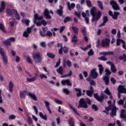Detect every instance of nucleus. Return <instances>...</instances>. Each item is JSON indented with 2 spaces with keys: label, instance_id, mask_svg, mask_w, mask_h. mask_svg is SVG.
Listing matches in <instances>:
<instances>
[{
  "label": "nucleus",
  "instance_id": "48",
  "mask_svg": "<svg viewBox=\"0 0 126 126\" xmlns=\"http://www.w3.org/2000/svg\"><path fill=\"white\" fill-rule=\"evenodd\" d=\"M55 102L57 103V104H59V105H63V101L60 100L58 99H55Z\"/></svg>",
  "mask_w": 126,
  "mask_h": 126
},
{
  "label": "nucleus",
  "instance_id": "12",
  "mask_svg": "<svg viewBox=\"0 0 126 126\" xmlns=\"http://www.w3.org/2000/svg\"><path fill=\"white\" fill-rule=\"evenodd\" d=\"M1 57L3 64H4V65H7V64H8V59L6 55L3 54V53H1Z\"/></svg>",
  "mask_w": 126,
  "mask_h": 126
},
{
  "label": "nucleus",
  "instance_id": "13",
  "mask_svg": "<svg viewBox=\"0 0 126 126\" xmlns=\"http://www.w3.org/2000/svg\"><path fill=\"white\" fill-rule=\"evenodd\" d=\"M61 84L63 86L67 85L68 86H72V85L69 79L63 80L61 81Z\"/></svg>",
  "mask_w": 126,
  "mask_h": 126
},
{
  "label": "nucleus",
  "instance_id": "32",
  "mask_svg": "<svg viewBox=\"0 0 126 126\" xmlns=\"http://www.w3.org/2000/svg\"><path fill=\"white\" fill-rule=\"evenodd\" d=\"M98 67H99V74L100 75H102V74L103 73V71H104V68L103 67V65L101 64H98Z\"/></svg>",
  "mask_w": 126,
  "mask_h": 126
},
{
  "label": "nucleus",
  "instance_id": "27",
  "mask_svg": "<svg viewBox=\"0 0 126 126\" xmlns=\"http://www.w3.org/2000/svg\"><path fill=\"white\" fill-rule=\"evenodd\" d=\"M104 93H105L106 94H107L109 96H110V99H111V100L113 99V96L111 95V92H110L109 88H106V90L104 91Z\"/></svg>",
  "mask_w": 126,
  "mask_h": 126
},
{
  "label": "nucleus",
  "instance_id": "43",
  "mask_svg": "<svg viewBox=\"0 0 126 126\" xmlns=\"http://www.w3.org/2000/svg\"><path fill=\"white\" fill-rule=\"evenodd\" d=\"M86 2L88 7H92V3H91V1H90L89 0H87L86 1Z\"/></svg>",
  "mask_w": 126,
  "mask_h": 126
},
{
  "label": "nucleus",
  "instance_id": "64",
  "mask_svg": "<svg viewBox=\"0 0 126 126\" xmlns=\"http://www.w3.org/2000/svg\"><path fill=\"white\" fill-rule=\"evenodd\" d=\"M67 65L69 67H71L72 64H71V62L68 61H67Z\"/></svg>",
  "mask_w": 126,
  "mask_h": 126
},
{
  "label": "nucleus",
  "instance_id": "44",
  "mask_svg": "<svg viewBox=\"0 0 126 126\" xmlns=\"http://www.w3.org/2000/svg\"><path fill=\"white\" fill-rule=\"evenodd\" d=\"M97 3L99 8H100L101 10H103V4H102V2H101L100 1H98Z\"/></svg>",
  "mask_w": 126,
  "mask_h": 126
},
{
  "label": "nucleus",
  "instance_id": "38",
  "mask_svg": "<svg viewBox=\"0 0 126 126\" xmlns=\"http://www.w3.org/2000/svg\"><path fill=\"white\" fill-rule=\"evenodd\" d=\"M47 57H48V58H50V59H54L55 58V55H54L53 53H48L47 54Z\"/></svg>",
  "mask_w": 126,
  "mask_h": 126
},
{
  "label": "nucleus",
  "instance_id": "61",
  "mask_svg": "<svg viewBox=\"0 0 126 126\" xmlns=\"http://www.w3.org/2000/svg\"><path fill=\"white\" fill-rule=\"evenodd\" d=\"M111 33L113 34V35H116V34H117V30H116V29H112L111 30Z\"/></svg>",
  "mask_w": 126,
  "mask_h": 126
},
{
  "label": "nucleus",
  "instance_id": "56",
  "mask_svg": "<svg viewBox=\"0 0 126 126\" xmlns=\"http://www.w3.org/2000/svg\"><path fill=\"white\" fill-rule=\"evenodd\" d=\"M53 35V33L50 31H47L46 34V36H48L49 37H51Z\"/></svg>",
  "mask_w": 126,
  "mask_h": 126
},
{
  "label": "nucleus",
  "instance_id": "40",
  "mask_svg": "<svg viewBox=\"0 0 126 126\" xmlns=\"http://www.w3.org/2000/svg\"><path fill=\"white\" fill-rule=\"evenodd\" d=\"M39 77L41 79H43V78L47 79V78H48V76H47V75H45L44 74H40Z\"/></svg>",
  "mask_w": 126,
  "mask_h": 126
},
{
  "label": "nucleus",
  "instance_id": "20",
  "mask_svg": "<svg viewBox=\"0 0 126 126\" xmlns=\"http://www.w3.org/2000/svg\"><path fill=\"white\" fill-rule=\"evenodd\" d=\"M26 94H28V92L27 91H22L20 93V97L22 99H23V98H25V96H26Z\"/></svg>",
  "mask_w": 126,
  "mask_h": 126
},
{
  "label": "nucleus",
  "instance_id": "47",
  "mask_svg": "<svg viewBox=\"0 0 126 126\" xmlns=\"http://www.w3.org/2000/svg\"><path fill=\"white\" fill-rule=\"evenodd\" d=\"M71 74H72V72H71V71H70L69 74H68L66 75L61 76V78H64L65 77H67L68 76H71Z\"/></svg>",
  "mask_w": 126,
  "mask_h": 126
},
{
  "label": "nucleus",
  "instance_id": "63",
  "mask_svg": "<svg viewBox=\"0 0 126 126\" xmlns=\"http://www.w3.org/2000/svg\"><path fill=\"white\" fill-rule=\"evenodd\" d=\"M54 43H55V42H54V41H51V42L48 43V47L49 48H51V47H52V46H53V45H54Z\"/></svg>",
  "mask_w": 126,
  "mask_h": 126
},
{
  "label": "nucleus",
  "instance_id": "28",
  "mask_svg": "<svg viewBox=\"0 0 126 126\" xmlns=\"http://www.w3.org/2000/svg\"><path fill=\"white\" fill-rule=\"evenodd\" d=\"M57 72L58 73H59V74L63 75V66H60V67L57 69Z\"/></svg>",
  "mask_w": 126,
  "mask_h": 126
},
{
  "label": "nucleus",
  "instance_id": "8",
  "mask_svg": "<svg viewBox=\"0 0 126 126\" xmlns=\"http://www.w3.org/2000/svg\"><path fill=\"white\" fill-rule=\"evenodd\" d=\"M33 26L34 25L32 26L31 27H29L27 29V30L25 31L23 33V37H25V38H28V37H29V34L31 33V31H32V28Z\"/></svg>",
  "mask_w": 126,
  "mask_h": 126
},
{
  "label": "nucleus",
  "instance_id": "59",
  "mask_svg": "<svg viewBox=\"0 0 126 126\" xmlns=\"http://www.w3.org/2000/svg\"><path fill=\"white\" fill-rule=\"evenodd\" d=\"M40 46L42 47V48H46V42H40Z\"/></svg>",
  "mask_w": 126,
  "mask_h": 126
},
{
  "label": "nucleus",
  "instance_id": "41",
  "mask_svg": "<svg viewBox=\"0 0 126 126\" xmlns=\"http://www.w3.org/2000/svg\"><path fill=\"white\" fill-rule=\"evenodd\" d=\"M72 42L73 43H76V42H77V36H76L75 34L73 35V37L72 38Z\"/></svg>",
  "mask_w": 126,
  "mask_h": 126
},
{
  "label": "nucleus",
  "instance_id": "17",
  "mask_svg": "<svg viewBox=\"0 0 126 126\" xmlns=\"http://www.w3.org/2000/svg\"><path fill=\"white\" fill-rule=\"evenodd\" d=\"M28 96L30 97L32 99H33L34 101H38V99L37 98V96L36 95L32 93H28Z\"/></svg>",
  "mask_w": 126,
  "mask_h": 126
},
{
  "label": "nucleus",
  "instance_id": "31",
  "mask_svg": "<svg viewBox=\"0 0 126 126\" xmlns=\"http://www.w3.org/2000/svg\"><path fill=\"white\" fill-rule=\"evenodd\" d=\"M120 15V12H114V14L112 15V18L117 20L118 19V16Z\"/></svg>",
  "mask_w": 126,
  "mask_h": 126
},
{
  "label": "nucleus",
  "instance_id": "6",
  "mask_svg": "<svg viewBox=\"0 0 126 126\" xmlns=\"http://www.w3.org/2000/svg\"><path fill=\"white\" fill-rule=\"evenodd\" d=\"M110 5L114 10H120V6L117 3V2L114 0H112L110 2Z\"/></svg>",
  "mask_w": 126,
  "mask_h": 126
},
{
  "label": "nucleus",
  "instance_id": "52",
  "mask_svg": "<svg viewBox=\"0 0 126 126\" xmlns=\"http://www.w3.org/2000/svg\"><path fill=\"white\" fill-rule=\"evenodd\" d=\"M63 92H64V93H65L67 95H68V94H69V91H68V90L66 88L63 89Z\"/></svg>",
  "mask_w": 126,
  "mask_h": 126
},
{
  "label": "nucleus",
  "instance_id": "57",
  "mask_svg": "<svg viewBox=\"0 0 126 126\" xmlns=\"http://www.w3.org/2000/svg\"><path fill=\"white\" fill-rule=\"evenodd\" d=\"M94 55V51L92 49H91L90 51L88 52L89 56H93Z\"/></svg>",
  "mask_w": 126,
  "mask_h": 126
},
{
  "label": "nucleus",
  "instance_id": "42",
  "mask_svg": "<svg viewBox=\"0 0 126 126\" xmlns=\"http://www.w3.org/2000/svg\"><path fill=\"white\" fill-rule=\"evenodd\" d=\"M98 60H99L100 61H103V62H106L108 60V59H107V58L105 57L102 56L101 57L98 58Z\"/></svg>",
  "mask_w": 126,
  "mask_h": 126
},
{
  "label": "nucleus",
  "instance_id": "30",
  "mask_svg": "<svg viewBox=\"0 0 126 126\" xmlns=\"http://www.w3.org/2000/svg\"><path fill=\"white\" fill-rule=\"evenodd\" d=\"M68 8L69 10H71V9H73L74 7H75V4L72 3L71 4H69V2L67 3Z\"/></svg>",
  "mask_w": 126,
  "mask_h": 126
},
{
  "label": "nucleus",
  "instance_id": "39",
  "mask_svg": "<svg viewBox=\"0 0 126 126\" xmlns=\"http://www.w3.org/2000/svg\"><path fill=\"white\" fill-rule=\"evenodd\" d=\"M3 44H4V45H5V46H10V45H11L10 42L9 41L8 39L4 41Z\"/></svg>",
  "mask_w": 126,
  "mask_h": 126
},
{
  "label": "nucleus",
  "instance_id": "10",
  "mask_svg": "<svg viewBox=\"0 0 126 126\" xmlns=\"http://www.w3.org/2000/svg\"><path fill=\"white\" fill-rule=\"evenodd\" d=\"M116 43H117V46H120L121 45V43H122V44H123L122 48L126 51V42L125 41V40L118 38L117 39Z\"/></svg>",
  "mask_w": 126,
  "mask_h": 126
},
{
  "label": "nucleus",
  "instance_id": "62",
  "mask_svg": "<svg viewBox=\"0 0 126 126\" xmlns=\"http://www.w3.org/2000/svg\"><path fill=\"white\" fill-rule=\"evenodd\" d=\"M33 108L34 112H35L36 115H38V109L37 108V107H36V106H33Z\"/></svg>",
  "mask_w": 126,
  "mask_h": 126
},
{
  "label": "nucleus",
  "instance_id": "49",
  "mask_svg": "<svg viewBox=\"0 0 126 126\" xmlns=\"http://www.w3.org/2000/svg\"><path fill=\"white\" fill-rule=\"evenodd\" d=\"M63 53H64V54H67V53L68 52V48L64 46L63 48Z\"/></svg>",
  "mask_w": 126,
  "mask_h": 126
},
{
  "label": "nucleus",
  "instance_id": "53",
  "mask_svg": "<svg viewBox=\"0 0 126 126\" xmlns=\"http://www.w3.org/2000/svg\"><path fill=\"white\" fill-rule=\"evenodd\" d=\"M8 40H9V41H10V44H11V42H15V37H10L8 39Z\"/></svg>",
  "mask_w": 126,
  "mask_h": 126
},
{
  "label": "nucleus",
  "instance_id": "16",
  "mask_svg": "<svg viewBox=\"0 0 126 126\" xmlns=\"http://www.w3.org/2000/svg\"><path fill=\"white\" fill-rule=\"evenodd\" d=\"M38 76V74L35 73L34 74V76L32 77V78H27V82H34L36 79H37V77Z\"/></svg>",
  "mask_w": 126,
  "mask_h": 126
},
{
  "label": "nucleus",
  "instance_id": "7",
  "mask_svg": "<svg viewBox=\"0 0 126 126\" xmlns=\"http://www.w3.org/2000/svg\"><path fill=\"white\" fill-rule=\"evenodd\" d=\"M94 97L97 100L98 102H103L104 99L108 98V96H105V95L102 94L100 97L98 95V94H94Z\"/></svg>",
  "mask_w": 126,
  "mask_h": 126
},
{
  "label": "nucleus",
  "instance_id": "23",
  "mask_svg": "<svg viewBox=\"0 0 126 126\" xmlns=\"http://www.w3.org/2000/svg\"><path fill=\"white\" fill-rule=\"evenodd\" d=\"M5 9V2L2 1L1 2V7L0 8V13L2 12L3 10H4Z\"/></svg>",
  "mask_w": 126,
  "mask_h": 126
},
{
  "label": "nucleus",
  "instance_id": "36",
  "mask_svg": "<svg viewBox=\"0 0 126 126\" xmlns=\"http://www.w3.org/2000/svg\"><path fill=\"white\" fill-rule=\"evenodd\" d=\"M0 29L2 32H4V33L6 32V31H5V29L4 28V26L1 23H0Z\"/></svg>",
  "mask_w": 126,
  "mask_h": 126
},
{
  "label": "nucleus",
  "instance_id": "11",
  "mask_svg": "<svg viewBox=\"0 0 126 126\" xmlns=\"http://www.w3.org/2000/svg\"><path fill=\"white\" fill-rule=\"evenodd\" d=\"M110 40L109 39V38H105L103 39L101 42L102 47H109V45H110Z\"/></svg>",
  "mask_w": 126,
  "mask_h": 126
},
{
  "label": "nucleus",
  "instance_id": "60",
  "mask_svg": "<svg viewBox=\"0 0 126 126\" xmlns=\"http://www.w3.org/2000/svg\"><path fill=\"white\" fill-rule=\"evenodd\" d=\"M92 109H93V110H94V111H95L96 112V111H98V107L95 105L94 104L92 105Z\"/></svg>",
  "mask_w": 126,
  "mask_h": 126
},
{
  "label": "nucleus",
  "instance_id": "14",
  "mask_svg": "<svg viewBox=\"0 0 126 126\" xmlns=\"http://www.w3.org/2000/svg\"><path fill=\"white\" fill-rule=\"evenodd\" d=\"M90 76L92 78H97L98 77V73L96 72V69H94L91 71Z\"/></svg>",
  "mask_w": 126,
  "mask_h": 126
},
{
  "label": "nucleus",
  "instance_id": "37",
  "mask_svg": "<svg viewBox=\"0 0 126 126\" xmlns=\"http://www.w3.org/2000/svg\"><path fill=\"white\" fill-rule=\"evenodd\" d=\"M23 23H25L27 26H29V23H30V21L29 19H23L22 21Z\"/></svg>",
  "mask_w": 126,
  "mask_h": 126
},
{
  "label": "nucleus",
  "instance_id": "46",
  "mask_svg": "<svg viewBox=\"0 0 126 126\" xmlns=\"http://www.w3.org/2000/svg\"><path fill=\"white\" fill-rule=\"evenodd\" d=\"M27 61L28 63H30V64H32V59L30 57H28L27 58Z\"/></svg>",
  "mask_w": 126,
  "mask_h": 126
},
{
  "label": "nucleus",
  "instance_id": "29",
  "mask_svg": "<svg viewBox=\"0 0 126 126\" xmlns=\"http://www.w3.org/2000/svg\"><path fill=\"white\" fill-rule=\"evenodd\" d=\"M68 105L70 107V109H71V110H72V111L74 112V113H75L77 116H79V114L78 113V112H77V111H76V109H75V108H74V107H73L72 106V105H71L69 103H68Z\"/></svg>",
  "mask_w": 126,
  "mask_h": 126
},
{
  "label": "nucleus",
  "instance_id": "2",
  "mask_svg": "<svg viewBox=\"0 0 126 126\" xmlns=\"http://www.w3.org/2000/svg\"><path fill=\"white\" fill-rule=\"evenodd\" d=\"M113 102L114 103L113 105H110L108 107H105V109L106 111H103V113H105L106 115H109V111L111 110V111H112L111 113H110V116L111 117H115V116H116L117 114V111L119 110V109H118V108H117L115 105V104L116 103V100H114Z\"/></svg>",
  "mask_w": 126,
  "mask_h": 126
},
{
  "label": "nucleus",
  "instance_id": "22",
  "mask_svg": "<svg viewBox=\"0 0 126 126\" xmlns=\"http://www.w3.org/2000/svg\"><path fill=\"white\" fill-rule=\"evenodd\" d=\"M68 124L70 126H75L74 125V119H73V118L71 117L68 120Z\"/></svg>",
  "mask_w": 126,
  "mask_h": 126
},
{
  "label": "nucleus",
  "instance_id": "1",
  "mask_svg": "<svg viewBox=\"0 0 126 126\" xmlns=\"http://www.w3.org/2000/svg\"><path fill=\"white\" fill-rule=\"evenodd\" d=\"M97 10H96V7H93L90 10V14L93 17L92 22H97L99 19L102 16V13L100 11H98L96 15Z\"/></svg>",
  "mask_w": 126,
  "mask_h": 126
},
{
  "label": "nucleus",
  "instance_id": "26",
  "mask_svg": "<svg viewBox=\"0 0 126 126\" xmlns=\"http://www.w3.org/2000/svg\"><path fill=\"white\" fill-rule=\"evenodd\" d=\"M63 6H60V9H58L57 10V13L60 15V16H62V15H63Z\"/></svg>",
  "mask_w": 126,
  "mask_h": 126
},
{
  "label": "nucleus",
  "instance_id": "21",
  "mask_svg": "<svg viewBox=\"0 0 126 126\" xmlns=\"http://www.w3.org/2000/svg\"><path fill=\"white\" fill-rule=\"evenodd\" d=\"M34 23H36V22L37 21V20H38V21H39V20H41V19H43V16L38 17L37 14H35L34 15Z\"/></svg>",
  "mask_w": 126,
  "mask_h": 126
},
{
  "label": "nucleus",
  "instance_id": "19",
  "mask_svg": "<svg viewBox=\"0 0 126 126\" xmlns=\"http://www.w3.org/2000/svg\"><path fill=\"white\" fill-rule=\"evenodd\" d=\"M44 103L45 104V107L47 110H48L50 114H52V111H51V109L50 108V105H51V103H50L49 101L46 100L44 101Z\"/></svg>",
  "mask_w": 126,
  "mask_h": 126
},
{
  "label": "nucleus",
  "instance_id": "24",
  "mask_svg": "<svg viewBox=\"0 0 126 126\" xmlns=\"http://www.w3.org/2000/svg\"><path fill=\"white\" fill-rule=\"evenodd\" d=\"M39 117L42 119V120H44V121H48V117H47V115L43 114L42 112L39 113Z\"/></svg>",
  "mask_w": 126,
  "mask_h": 126
},
{
  "label": "nucleus",
  "instance_id": "5",
  "mask_svg": "<svg viewBox=\"0 0 126 126\" xmlns=\"http://www.w3.org/2000/svg\"><path fill=\"white\" fill-rule=\"evenodd\" d=\"M78 108H84L85 109H87V108H88V105H87V103L85 102L84 99L82 98L80 100Z\"/></svg>",
  "mask_w": 126,
  "mask_h": 126
},
{
  "label": "nucleus",
  "instance_id": "50",
  "mask_svg": "<svg viewBox=\"0 0 126 126\" xmlns=\"http://www.w3.org/2000/svg\"><path fill=\"white\" fill-rule=\"evenodd\" d=\"M82 32L84 36H86V28L84 27L82 29Z\"/></svg>",
  "mask_w": 126,
  "mask_h": 126
},
{
  "label": "nucleus",
  "instance_id": "3",
  "mask_svg": "<svg viewBox=\"0 0 126 126\" xmlns=\"http://www.w3.org/2000/svg\"><path fill=\"white\" fill-rule=\"evenodd\" d=\"M15 15V17L17 18L18 20H20V16H19V14H18V12H17V10L15 9H13L12 11L11 10L9 9H6V13L9 15V16H12L13 15V13Z\"/></svg>",
  "mask_w": 126,
  "mask_h": 126
},
{
  "label": "nucleus",
  "instance_id": "35",
  "mask_svg": "<svg viewBox=\"0 0 126 126\" xmlns=\"http://www.w3.org/2000/svg\"><path fill=\"white\" fill-rule=\"evenodd\" d=\"M103 79L105 82V84L108 85L109 84V81H110V79L108 76H104Z\"/></svg>",
  "mask_w": 126,
  "mask_h": 126
},
{
  "label": "nucleus",
  "instance_id": "58",
  "mask_svg": "<svg viewBox=\"0 0 126 126\" xmlns=\"http://www.w3.org/2000/svg\"><path fill=\"white\" fill-rule=\"evenodd\" d=\"M105 72H106V75H110V74H111V72L108 69H106Z\"/></svg>",
  "mask_w": 126,
  "mask_h": 126
},
{
  "label": "nucleus",
  "instance_id": "18",
  "mask_svg": "<svg viewBox=\"0 0 126 126\" xmlns=\"http://www.w3.org/2000/svg\"><path fill=\"white\" fill-rule=\"evenodd\" d=\"M44 15L47 19H51L52 18V16L50 15V12L47 9L44 10Z\"/></svg>",
  "mask_w": 126,
  "mask_h": 126
},
{
  "label": "nucleus",
  "instance_id": "54",
  "mask_svg": "<svg viewBox=\"0 0 126 126\" xmlns=\"http://www.w3.org/2000/svg\"><path fill=\"white\" fill-rule=\"evenodd\" d=\"M61 64V59H59L58 61L57 62L56 64L55 65V67H59Z\"/></svg>",
  "mask_w": 126,
  "mask_h": 126
},
{
  "label": "nucleus",
  "instance_id": "4",
  "mask_svg": "<svg viewBox=\"0 0 126 126\" xmlns=\"http://www.w3.org/2000/svg\"><path fill=\"white\" fill-rule=\"evenodd\" d=\"M32 59H33V61H34V63H41L42 58H41V54H40V52H36L35 54H33L32 55Z\"/></svg>",
  "mask_w": 126,
  "mask_h": 126
},
{
  "label": "nucleus",
  "instance_id": "15",
  "mask_svg": "<svg viewBox=\"0 0 126 126\" xmlns=\"http://www.w3.org/2000/svg\"><path fill=\"white\" fill-rule=\"evenodd\" d=\"M8 87L9 91L12 93V92H13V88H14V84L13 83V82H12V81L9 82Z\"/></svg>",
  "mask_w": 126,
  "mask_h": 126
},
{
  "label": "nucleus",
  "instance_id": "55",
  "mask_svg": "<svg viewBox=\"0 0 126 126\" xmlns=\"http://www.w3.org/2000/svg\"><path fill=\"white\" fill-rule=\"evenodd\" d=\"M16 116L14 115H11L9 116V120H15Z\"/></svg>",
  "mask_w": 126,
  "mask_h": 126
},
{
  "label": "nucleus",
  "instance_id": "45",
  "mask_svg": "<svg viewBox=\"0 0 126 126\" xmlns=\"http://www.w3.org/2000/svg\"><path fill=\"white\" fill-rule=\"evenodd\" d=\"M87 94L88 96H89L90 97H92L93 92L90 90L87 91Z\"/></svg>",
  "mask_w": 126,
  "mask_h": 126
},
{
  "label": "nucleus",
  "instance_id": "25",
  "mask_svg": "<svg viewBox=\"0 0 126 126\" xmlns=\"http://www.w3.org/2000/svg\"><path fill=\"white\" fill-rule=\"evenodd\" d=\"M100 55H103V56H112V55H114L113 52H101L99 54Z\"/></svg>",
  "mask_w": 126,
  "mask_h": 126
},
{
  "label": "nucleus",
  "instance_id": "9",
  "mask_svg": "<svg viewBox=\"0 0 126 126\" xmlns=\"http://www.w3.org/2000/svg\"><path fill=\"white\" fill-rule=\"evenodd\" d=\"M118 98H121V93H125L126 94V89L123 86L120 85L118 87Z\"/></svg>",
  "mask_w": 126,
  "mask_h": 126
},
{
  "label": "nucleus",
  "instance_id": "34",
  "mask_svg": "<svg viewBox=\"0 0 126 126\" xmlns=\"http://www.w3.org/2000/svg\"><path fill=\"white\" fill-rule=\"evenodd\" d=\"M72 29L75 33H76V34H78V30H79L78 28L74 26H72Z\"/></svg>",
  "mask_w": 126,
  "mask_h": 126
},
{
  "label": "nucleus",
  "instance_id": "51",
  "mask_svg": "<svg viewBox=\"0 0 126 126\" xmlns=\"http://www.w3.org/2000/svg\"><path fill=\"white\" fill-rule=\"evenodd\" d=\"M71 20V18H70V17H66V18H65L64 23H66V22H68V21H70Z\"/></svg>",
  "mask_w": 126,
  "mask_h": 126
},
{
  "label": "nucleus",
  "instance_id": "33",
  "mask_svg": "<svg viewBox=\"0 0 126 126\" xmlns=\"http://www.w3.org/2000/svg\"><path fill=\"white\" fill-rule=\"evenodd\" d=\"M110 67L111 70L112 71V72H114V73H116V72H117V69L116 68L115 64H111Z\"/></svg>",
  "mask_w": 126,
  "mask_h": 126
}]
</instances>
